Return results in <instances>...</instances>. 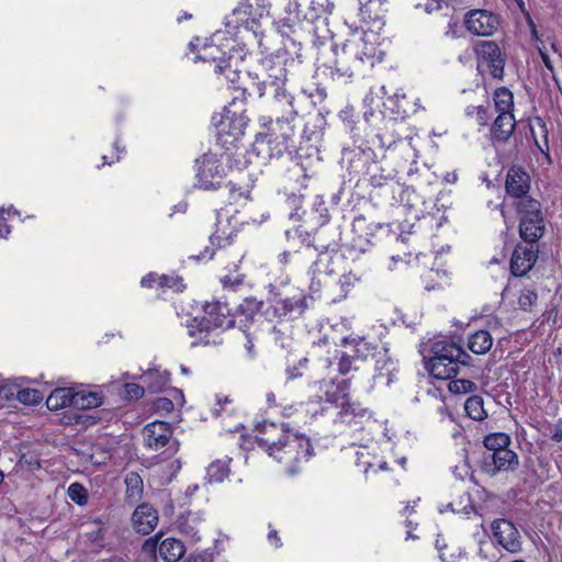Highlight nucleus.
I'll list each match as a JSON object with an SVG mask.
<instances>
[{"label": "nucleus", "mask_w": 562, "mask_h": 562, "mask_svg": "<svg viewBox=\"0 0 562 562\" xmlns=\"http://www.w3.org/2000/svg\"><path fill=\"white\" fill-rule=\"evenodd\" d=\"M244 49L241 47L231 46L226 61L220 66H215V72L223 75L225 79L235 85L239 78V63L243 60Z\"/></svg>", "instance_id": "obj_26"}, {"label": "nucleus", "mask_w": 562, "mask_h": 562, "mask_svg": "<svg viewBox=\"0 0 562 562\" xmlns=\"http://www.w3.org/2000/svg\"><path fill=\"white\" fill-rule=\"evenodd\" d=\"M364 278V273L360 270H350L349 272L342 274L339 279V284L341 290L347 294L351 288L356 284L362 282Z\"/></svg>", "instance_id": "obj_53"}, {"label": "nucleus", "mask_w": 562, "mask_h": 562, "mask_svg": "<svg viewBox=\"0 0 562 562\" xmlns=\"http://www.w3.org/2000/svg\"><path fill=\"white\" fill-rule=\"evenodd\" d=\"M229 459L215 460L206 469L205 480L207 483H222L229 475Z\"/></svg>", "instance_id": "obj_37"}, {"label": "nucleus", "mask_w": 562, "mask_h": 562, "mask_svg": "<svg viewBox=\"0 0 562 562\" xmlns=\"http://www.w3.org/2000/svg\"><path fill=\"white\" fill-rule=\"evenodd\" d=\"M344 156L348 159V170L358 177H364L372 171H378L374 150L368 144H359L353 148H347Z\"/></svg>", "instance_id": "obj_14"}, {"label": "nucleus", "mask_w": 562, "mask_h": 562, "mask_svg": "<svg viewBox=\"0 0 562 562\" xmlns=\"http://www.w3.org/2000/svg\"><path fill=\"white\" fill-rule=\"evenodd\" d=\"M431 353L425 367L438 380H450L462 372L467 374L472 367L473 358L454 342L437 341L431 347Z\"/></svg>", "instance_id": "obj_4"}, {"label": "nucleus", "mask_w": 562, "mask_h": 562, "mask_svg": "<svg viewBox=\"0 0 562 562\" xmlns=\"http://www.w3.org/2000/svg\"><path fill=\"white\" fill-rule=\"evenodd\" d=\"M360 360L356 357L355 352L348 353L338 351L337 369L341 375H346L351 371H357L360 368Z\"/></svg>", "instance_id": "obj_44"}, {"label": "nucleus", "mask_w": 562, "mask_h": 562, "mask_svg": "<svg viewBox=\"0 0 562 562\" xmlns=\"http://www.w3.org/2000/svg\"><path fill=\"white\" fill-rule=\"evenodd\" d=\"M251 9V4H240L235 8L232 14L226 16V32L231 35H236L240 29H244L246 32L252 31L255 33L254 25L257 24V21Z\"/></svg>", "instance_id": "obj_20"}, {"label": "nucleus", "mask_w": 562, "mask_h": 562, "mask_svg": "<svg viewBox=\"0 0 562 562\" xmlns=\"http://www.w3.org/2000/svg\"><path fill=\"white\" fill-rule=\"evenodd\" d=\"M244 49L241 47L231 46L226 61L220 66H215V72L223 75L225 79L235 85L239 78V63L243 60Z\"/></svg>", "instance_id": "obj_27"}, {"label": "nucleus", "mask_w": 562, "mask_h": 562, "mask_svg": "<svg viewBox=\"0 0 562 562\" xmlns=\"http://www.w3.org/2000/svg\"><path fill=\"white\" fill-rule=\"evenodd\" d=\"M505 189L508 195L516 199H527L530 190V176L520 166H512L506 176Z\"/></svg>", "instance_id": "obj_21"}, {"label": "nucleus", "mask_w": 562, "mask_h": 562, "mask_svg": "<svg viewBox=\"0 0 562 562\" xmlns=\"http://www.w3.org/2000/svg\"><path fill=\"white\" fill-rule=\"evenodd\" d=\"M518 456L509 448L484 452L481 460V470L490 475L495 476L499 472L514 471L518 467Z\"/></svg>", "instance_id": "obj_16"}, {"label": "nucleus", "mask_w": 562, "mask_h": 562, "mask_svg": "<svg viewBox=\"0 0 562 562\" xmlns=\"http://www.w3.org/2000/svg\"><path fill=\"white\" fill-rule=\"evenodd\" d=\"M154 408L157 413L169 414L173 411V402L167 397H158L154 402Z\"/></svg>", "instance_id": "obj_62"}, {"label": "nucleus", "mask_w": 562, "mask_h": 562, "mask_svg": "<svg viewBox=\"0 0 562 562\" xmlns=\"http://www.w3.org/2000/svg\"><path fill=\"white\" fill-rule=\"evenodd\" d=\"M389 109L401 116L407 115L406 95L400 91L387 97Z\"/></svg>", "instance_id": "obj_51"}, {"label": "nucleus", "mask_w": 562, "mask_h": 562, "mask_svg": "<svg viewBox=\"0 0 562 562\" xmlns=\"http://www.w3.org/2000/svg\"><path fill=\"white\" fill-rule=\"evenodd\" d=\"M159 538L160 533H157L155 537L147 539L143 544V550L155 555L158 554Z\"/></svg>", "instance_id": "obj_63"}, {"label": "nucleus", "mask_w": 562, "mask_h": 562, "mask_svg": "<svg viewBox=\"0 0 562 562\" xmlns=\"http://www.w3.org/2000/svg\"><path fill=\"white\" fill-rule=\"evenodd\" d=\"M212 41H215L214 38ZM236 46L233 42L228 41L225 45L221 46L212 42L206 44L202 52L198 55V58L203 61H212L215 66H220L226 61L228 56V48Z\"/></svg>", "instance_id": "obj_30"}, {"label": "nucleus", "mask_w": 562, "mask_h": 562, "mask_svg": "<svg viewBox=\"0 0 562 562\" xmlns=\"http://www.w3.org/2000/svg\"><path fill=\"white\" fill-rule=\"evenodd\" d=\"M252 14L257 19L263 16H272L271 1L269 0H256L255 7L252 5Z\"/></svg>", "instance_id": "obj_58"}, {"label": "nucleus", "mask_w": 562, "mask_h": 562, "mask_svg": "<svg viewBox=\"0 0 562 562\" xmlns=\"http://www.w3.org/2000/svg\"><path fill=\"white\" fill-rule=\"evenodd\" d=\"M516 127V120L513 113H498L491 125V142L494 146L506 144Z\"/></svg>", "instance_id": "obj_24"}, {"label": "nucleus", "mask_w": 562, "mask_h": 562, "mask_svg": "<svg viewBox=\"0 0 562 562\" xmlns=\"http://www.w3.org/2000/svg\"><path fill=\"white\" fill-rule=\"evenodd\" d=\"M293 46V54L285 46L279 49L267 63H270L268 77L271 81L263 80L259 87V95L265 94L267 88L283 87L286 81L296 80L303 72V60L301 59L300 48L296 49V43L290 40Z\"/></svg>", "instance_id": "obj_6"}, {"label": "nucleus", "mask_w": 562, "mask_h": 562, "mask_svg": "<svg viewBox=\"0 0 562 562\" xmlns=\"http://www.w3.org/2000/svg\"><path fill=\"white\" fill-rule=\"evenodd\" d=\"M379 347L364 338H361L356 341L355 348L352 352H355L356 357L359 358L360 363L367 361L369 358L376 357V351Z\"/></svg>", "instance_id": "obj_45"}, {"label": "nucleus", "mask_w": 562, "mask_h": 562, "mask_svg": "<svg viewBox=\"0 0 562 562\" xmlns=\"http://www.w3.org/2000/svg\"><path fill=\"white\" fill-rule=\"evenodd\" d=\"M467 30L476 36H491L499 26V16L487 10H471L464 16Z\"/></svg>", "instance_id": "obj_17"}, {"label": "nucleus", "mask_w": 562, "mask_h": 562, "mask_svg": "<svg viewBox=\"0 0 562 562\" xmlns=\"http://www.w3.org/2000/svg\"><path fill=\"white\" fill-rule=\"evenodd\" d=\"M326 126V119L321 112L308 113L302 116L300 138L306 142H317L322 138Z\"/></svg>", "instance_id": "obj_25"}, {"label": "nucleus", "mask_w": 562, "mask_h": 562, "mask_svg": "<svg viewBox=\"0 0 562 562\" xmlns=\"http://www.w3.org/2000/svg\"><path fill=\"white\" fill-rule=\"evenodd\" d=\"M198 186L204 190H216L225 177V167L215 153H205L195 160Z\"/></svg>", "instance_id": "obj_10"}, {"label": "nucleus", "mask_w": 562, "mask_h": 562, "mask_svg": "<svg viewBox=\"0 0 562 562\" xmlns=\"http://www.w3.org/2000/svg\"><path fill=\"white\" fill-rule=\"evenodd\" d=\"M510 437L505 432L490 434L484 438L485 452L501 451L509 447Z\"/></svg>", "instance_id": "obj_43"}, {"label": "nucleus", "mask_w": 562, "mask_h": 562, "mask_svg": "<svg viewBox=\"0 0 562 562\" xmlns=\"http://www.w3.org/2000/svg\"><path fill=\"white\" fill-rule=\"evenodd\" d=\"M516 210L519 215L520 238L529 245L537 246L546 231L540 202L533 198L522 199L516 203Z\"/></svg>", "instance_id": "obj_8"}, {"label": "nucleus", "mask_w": 562, "mask_h": 562, "mask_svg": "<svg viewBox=\"0 0 562 562\" xmlns=\"http://www.w3.org/2000/svg\"><path fill=\"white\" fill-rule=\"evenodd\" d=\"M125 498L130 504L138 502L143 496L144 483L142 476L137 472H130L125 476Z\"/></svg>", "instance_id": "obj_34"}, {"label": "nucleus", "mask_w": 562, "mask_h": 562, "mask_svg": "<svg viewBox=\"0 0 562 562\" xmlns=\"http://www.w3.org/2000/svg\"><path fill=\"white\" fill-rule=\"evenodd\" d=\"M491 529L494 540L510 553H518L522 549L521 537L516 526L508 519H495Z\"/></svg>", "instance_id": "obj_18"}, {"label": "nucleus", "mask_w": 562, "mask_h": 562, "mask_svg": "<svg viewBox=\"0 0 562 562\" xmlns=\"http://www.w3.org/2000/svg\"><path fill=\"white\" fill-rule=\"evenodd\" d=\"M272 98L269 102V115L267 117H279L299 113L294 106V97L284 87L268 88Z\"/></svg>", "instance_id": "obj_22"}, {"label": "nucleus", "mask_w": 562, "mask_h": 562, "mask_svg": "<svg viewBox=\"0 0 562 562\" xmlns=\"http://www.w3.org/2000/svg\"><path fill=\"white\" fill-rule=\"evenodd\" d=\"M449 391L453 394H468L477 390L476 383L470 379H450Z\"/></svg>", "instance_id": "obj_52"}, {"label": "nucleus", "mask_w": 562, "mask_h": 562, "mask_svg": "<svg viewBox=\"0 0 562 562\" xmlns=\"http://www.w3.org/2000/svg\"><path fill=\"white\" fill-rule=\"evenodd\" d=\"M313 213L315 214L318 224L324 225L329 220V213L323 199H319V201L314 203Z\"/></svg>", "instance_id": "obj_60"}, {"label": "nucleus", "mask_w": 562, "mask_h": 562, "mask_svg": "<svg viewBox=\"0 0 562 562\" xmlns=\"http://www.w3.org/2000/svg\"><path fill=\"white\" fill-rule=\"evenodd\" d=\"M272 18L277 19L278 32L290 37L294 25L300 21L297 0H271Z\"/></svg>", "instance_id": "obj_15"}, {"label": "nucleus", "mask_w": 562, "mask_h": 562, "mask_svg": "<svg viewBox=\"0 0 562 562\" xmlns=\"http://www.w3.org/2000/svg\"><path fill=\"white\" fill-rule=\"evenodd\" d=\"M370 416L371 414L367 407H363L360 403L350 402L349 396L338 412V419L348 425L360 424L364 419H369Z\"/></svg>", "instance_id": "obj_28"}, {"label": "nucleus", "mask_w": 562, "mask_h": 562, "mask_svg": "<svg viewBox=\"0 0 562 562\" xmlns=\"http://www.w3.org/2000/svg\"><path fill=\"white\" fill-rule=\"evenodd\" d=\"M265 437L258 438V445L265 448L269 456L278 461L284 459L283 454L292 456L295 451L296 460H310L313 456V447L308 438L297 432H292L288 424L282 423L280 426L271 423L265 425L260 430Z\"/></svg>", "instance_id": "obj_3"}, {"label": "nucleus", "mask_w": 562, "mask_h": 562, "mask_svg": "<svg viewBox=\"0 0 562 562\" xmlns=\"http://www.w3.org/2000/svg\"><path fill=\"white\" fill-rule=\"evenodd\" d=\"M442 0H417L415 1L416 9H424L428 14L439 11L442 7Z\"/></svg>", "instance_id": "obj_61"}, {"label": "nucleus", "mask_w": 562, "mask_h": 562, "mask_svg": "<svg viewBox=\"0 0 562 562\" xmlns=\"http://www.w3.org/2000/svg\"><path fill=\"white\" fill-rule=\"evenodd\" d=\"M159 280V285L161 288H170V289H175L176 291L178 292H182L183 289L186 288L184 284H183V280L181 277H173V276H161L158 278Z\"/></svg>", "instance_id": "obj_56"}, {"label": "nucleus", "mask_w": 562, "mask_h": 562, "mask_svg": "<svg viewBox=\"0 0 562 562\" xmlns=\"http://www.w3.org/2000/svg\"><path fill=\"white\" fill-rule=\"evenodd\" d=\"M133 528L142 535H149L158 524V512L148 503L138 505L132 515Z\"/></svg>", "instance_id": "obj_23"}, {"label": "nucleus", "mask_w": 562, "mask_h": 562, "mask_svg": "<svg viewBox=\"0 0 562 562\" xmlns=\"http://www.w3.org/2000/svg\"><path fill=\"white\" fill-rule=\"evenodd\" d=\"M260 122L265 132L258 133L252 144V150L258 157L279 158L296 149L302 125L299 113L279 117L262 116Z\"/></svg>", "instance_id": "obj_1"}, {"label": "nucleus", "mask_w": 562, "mask_h": 562, "mask_svg": "<svg viewBox=\"0 0 562 562\" xmlns=\"http://www.w3.org/2000/svg\"><path fill=\"white\" fill-rule=\"evenodd\" d=\"M124 393L125 398L128 401H136L143 397L145 393L144 386L136 383H125L124 384Z\"/></svg>", "instance_id": "obj_59"}, {"label": "nucleus", "mask_w": 562, "mask_h": 562, "mask_svg": "<svg viewBox=\"0 0 562 562\" xmlns=\"http://www.w3.org/2000/svg\"><path fill=\"white\" fill-rule=\"evenodd\" d=\"M72 400V407L78 409H91L99 407L103 397L101 392H91V391H78L75 392Z\"/></svg>", "instance_id": "obj_35"}, {"label": "nucleus", "mask_w": 562, "mask_h": 562, "mask_svg": "<svg viewBox=\"0 0 562 562\" xmlns=\"http://www.w3.org/2000/svg\"><path fill=\"white\" fill-rule=\"evenodd\" d=\"M303 244L304 254H307L308 260L313 261L316 255H322L327 251H335L339 246L340 233L337 227L325 226L319 224V227L310 235H300Z\"/></svg>", "instance_id": "obj_9"}, {"label": "nucleus", "mask_w": 562, "mask_h": 562, "mask_svg": "<svg viewBox=\"0 0 562 562\" xmlns=\"http://www.w3.org/2000/svg\"><path fill=\"white\" fill-rule=\"evenodd\" d=\"M75 391L69 387H57L46 398V406L50 411H57L67 406L72 407Z\"/></svg>", "instance_id": "obj_32"}, {"label": "nucleus", "mask_w": 562, "mask_h": 562, "mask_svg": "<svg viewBox=\"0 0 562 562\" xmlns=\"http://www.w3.org/2000/svg\"><path fill=\"white\" fill-rule=\"evenodd\" d=\"M245 112L244 99L238 100V97H235L229 105L224 108L222 114L212 117L216 145L226 151L237 148V144L244 135L248 121Z\"/></svg>", "instance_id": "obj_5"}, {"label": "nucleus", "mask_w": 562, "mask_h": 562, "mask_svg": "<svg viewBox=\"0 0 562 562\" xmlns=\"http://www.w3.org/2000/svg\"><path fill=\"white\" fill-rule=\"evenodd\" d=\"M15 397L24 405H37L44 400L43 393L35 389L18 390Z\"/></svg>", "instance_id": "obj_48"}, {"label": "nucleus", "mask_w": 562, "mask_h": 562, "mask_svg": "<svg viewBox=\"0 0 562 562\" xmlns=\"http://www.w3.org/2000/svg\"><path fill=\"white\" fill-rule=\"evenodd\" d=\"M474 52L479 64L485 65L494 79L503 80L506 56L499 45L494 41H481L475 45Z\"/></svg>", "instance_id": "obj_13"}, {"label": "nucleus", "mask_w": 562, "mask_h": 562, "mask_svg": "<svg viewBox=\"0 0 562 562\" xmlns=\"http://www.w3.org/2000/svg\"><path fill=\"white\" fill-rule=\"evenodd\" d=\"M493 100L498 113H512L514 108V95L508 88H497L493 94Z\"/></svg>", "instance_id": "obj_40"}, {"label": "nucleus", "mask_w": 562, "mask_h": 562, "mask_svg": "<svg viewBox=\"0 0 562 562\" xmlns=\"http://www.w3.org/2000/svg\"><path fill=\"white\" fill-rule=\"evenodd\" d=\"M464 409L467 415L473 420L481 422L487 417V413L484 409V401L479 395L470 396L464 403Z\"/></svg>", "instance_id": "obj_41"}, {"label": "nucleus", "mask_w": 562, "mask_h": 562, "mask_svg": "<svg viewBox=\"0 0 562 562\" xmlns=\"http://www.w3.org/2000/svg\"><path fill=\"white\" fill-rule=\"evenodd\" d=\"M538 301V293L532 289H524L518 297V306L522 311H530Z\"/></svg>", "instance_id": "obj_55"}, {"label": "nucleus", "mask_w": 562, "mask_h": 562, "mask_svg": "<svg viewBox=\"0 0 562 562\" xmlns=\"http://www.w3.org/2000/svg\"><path fill=\"white\" fill-rule=\"evenodd\" d=\"M349 380H342L337 385L331 382V389L325 391V402L336 407L342 406L348 397Z\"/></svg>", "instance_id": "obj_38"}, {"label": "nucleus", "mask_w": 562, "mask_h": 562, "mask_svg": "<svg viewBox=\"0 0 562 562\" xmlns=\"http://www.w3.org/2000/svg\"><path fill=\"white\" fill-rule=\"evenodd\" d=\"M142 378L150 393L164 392L170 382V373L168 371L148 370Z\"/></svg>", "instance_id": "obj_33"}, {"label": "nucleus", "mask_w": 562, "mask_h": 562, "mask_svg": "<svg viewBox=\"0 0 562 562\" xmlns=\"http://www.w3.org/2000/svg\"><path fill=\"white\" fill-rule=\"evenodd\" d=\"M245 276L238 272V265L234 263L233 268H228V273L221 277V283L225 289L235 290L244 282Z\"/></svg>", "instance_id": "obj_50"}, {"label": "nucleus", "mask_w": 562, "mask_h": 562, "mask_svg": "<svg viewBox=\"0 0 562 562\" xmlns=\"http://www.w3.org/2000/svg\"><path fill=\"white\" fill-rule=\"evenodd\" d=\"M538 246L517 244L510 258L509 269L514 277H525L536 265Z\"/></svg>", "instance_id": "obj_19"}, {"label": "nucleus", "mask_w": 562, "mask_h": 562, "mask_svg": "<svg viewBox=\"0 0 562 562\" xmlns=\"http://www.w3.org/2000/svg\"><path fill=\"white\" fill-rule=\"evenodd\" d=\"M261 306V301H257L255 297H247L241 304L238 305V308L234 315H236V318L240 317L239 323H249L254 321V317L259 312ZM244 326H246V324H244Z\"/></svg>", "instance_id": "obj_39"}, {"label": "nucleus", "mask_w": 562, "mask_h": 562, "mask_svg": "<svg viewBox=\"0 0 562 562\" xmlns=\"http://www.w3.org/2000/svg\"><path fill=\"white\" fill-rule=\"evenodd\" d=\"M270 296L268 299L272 315L278 318L295 319L302 316L314 302L313 297L299 294L292 297L281 299L274 292L276 288L270 285Z\"/></svg>", "instance_id": "obj_11"}, {"label": "nucleus", "mask_w": 562, "mask_h": 562, "mask_svg": "<svg viewBox=\"0 0 562 562\" xmlns=\"http://www.w3.org/2000/svg\"><path fill=\"white\" fill-rule=\"evenodd\" d=\"M209 241L210 246H206L200 255L191 256L190 258L207 261L213 258L216 249H221L231 243L228 237H221L216 234L211 235Z\"/></svg>", "instance_id": "obj_42"}, {"label": "nucleus", "mask_w": 562, "mask_h": 562, "mask_svg": "<svg viewBox=\"0 0 562 562\" xmlns=\"http://www.w3.org/2000/svg\"><path fill=\"white\" fill-rule=\"evenodd\" d=\"M172 428L167 422L155 420L143 428L145 446L153 450H159L167 447L169 456L178 451V441L172 439Z\"/></svg>", "instance_id": "obj_12"}, {"label": "nucleus", "mask_w": 562, "mask_h": 562, "mask_svg": "<svg viewBox=\"0 0 562 562\" xmlns=\"http://www.w3.org/2000/svg\"><path fill=\"white\" fill-rule=\"evenodd\" d=\"M307 364H308V358H306V357L301 358L293 366L289 364L285 370L288 379L293 380V379L301 378L303 375V370H305L307 368Z\"/></svg>", "instance_id": "obj_57"}, {"label": "nucleus", "mask_w": 562, "mask_h": 562, "mask_svg": "<svg viewBox=\"0 0 562 562\" xmlns=\"http://www.w3.org/2000/svg\"><path fill=\"white\" fill-rule=\"evenodd\" d=\"M213 554L209 551H202L195 554H192L187 562H212Z\"/></svg>", "instance_id": "obj_64"}, {"label": "nucleus", "mask_w": 562, "mask_h": 562, "mask_svg": "<svg viewBox=\"0 0 562 562\" xmlns=\"http://www.w3.org/2000/svg\"><path fill=\"white\" fill-rule=\"evenodd\" d=\"M344 123L346 128L349 131L351 137L353 138V147L361 143L367 144V126L361 124V122H355L353 120L347 117L344 119Z\"/></svg>", "instance_id": "obj_46"}, {"label": "nucleus", "mask_w": 562, "mask_h": 562, "mask_svg": "<svg viewBox=\"0 0 562 562\" xmlns=\"http://www.w3.org/2000/svg\"><path fill=\"white\" fill-rule=\"evenodd\" d=\"M373 360L375 370H385L387 373H391L395 369L394 361L389 355V349L386 347L379 348L376 351V357H374Z\"/></svg>", "instance_id": "obj_47"}, {"label": "nucleus", "mask_w": 562, "mask_h": 562, "mask_svg": "<svg viewBox=\"0 0 562 562\" xmlns=\"http://www.w3.org/2000/svg\"><path fill=\"white\" fill-rule=\"evenodd\" d=\"M307 254H304L303 245L300 247V249H296L294 251H283L280 255V262L282 263H290L293 262L294 265H303L307 263L311 260L307 259Z\"/></svg>", "instance_id": "obj_54"}, {"label": "nucleus", "mask_w": 562, "mask_h": 562, "mask_svg": "<svg viewBox=\"0 0 562 562\" xmlns=\"http://www.w3.org/2000/svg\"><path fill=\"white\" fill-rule=\"evenodd\" d=\"M183 543L175 538H167L159 543L158 555L166 562H177L184 554Z\"/></svg>", "instance_id": "obj_31"}, {"label": "nucleus", "mask_w": 562, "mask_h": 562, "mask_svg": "<svg viewBox=\"0 0 562 562\" xmlns=\"http://www.w3.org/2000/svg\"><path fill=\"white\" fill-rule=\"evenodd\" d=\"M67 496L79 506H85L88 503V491L78 482L71 483L68 486Z\"/></svg>", "instance_id": "obj_49"}, {"label": "nucleus", "mask_w": 562, "mask_h": 562, "mask_svg": "<svg viewBox=\"0 0 562 562\" xmlns=\"http://www.w3.org/2000/svg\"><path fill=\"white\" fill-rule=\"evenodd\" d=\"M493 346V338L487 330H477L469 337L468 347L475 355H484Z\"/></svg>", "instance_id": "obj_36"}, {"label": "nucleus", "mask_w": 562, "mask_h": 562, "mask_svg": "<svg viewBox=\"0 0 562 562\" xmlns=\"http://www.w3.org/2000/svg\"><path fill=\"white\" fill-rule=\"evenodd\" d=\"M531 136L535 140L537 148L546 156V159L551 164V156L549 150V130L544 120L540 116H535L529 123Z\"/></svg>", "instance_id": "obj_29"}, {"label": "nucleus", "mask_w": 562, "mask_h": 562, "mask_svg": "<svg viewBox=\"0 0 562 562\" xmlns=\"http://www.w3.org/2000/svg\"><path fill=\"white\" fill-rule=\"evenodd\" d=\"M204 316L194 317L187 323L188 335L193 338L192 346L220 344L218 333L233 327L236 315L226 302H206L203 305Z\"/></svg>", "instance_id": "obj_2"}, {"label": "nucleus", "mask_w": 562, "mask_h": 562, "mask_svg": "<svg viewBox=\"0 0 562 562\" xmlns=\"http://www.w3.org/2000/svg\"><path fill=\"white\" fill-rule=\"evenodd\" d=\"M372 50L373 48L362 38L347 40L341 47L331 46L334 59L326 63L325 66L341 77H351L366 60L372 58Z\"/></svg>", "instance_id": "obj_7"}]
</instances>
